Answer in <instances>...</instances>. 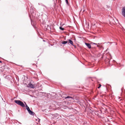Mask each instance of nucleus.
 <instances>
[{"label": "nucleus", "instance_id": "obj_19", "mask_svg": "<svg viewBox=\"0 0 125 125\" xmlns=\"http://www.w3.org/2000/svg\"><path fill=\"white\" fill-rule=\"evenodd\" d=\"M109 62V61L108 62Z\"/></svg>", "mask_w": 125, "mask_h": 125}, {"label": "nucleus", "instance_id": "obj_4", "mask_svg": "<svg viewBox=\"0 0 125 125\" xmlns=\"http://www.w3.org/2000/svg\"><path fill=\"white\" fill-rule=\"evenodd\" d=\"M28 112L30 115H34L35 114V113L34 112L31 111L30 110L28 111Z\"/></svg>", "mask_w": 125, "mask_h": 125}, {"label": "nucleus", "instance_id": "obj_7", "mask_svg": "<svg viewBox=\"0 0 125 125\" xmlns=\"http://www.w3.org/2000/svg\"><path fill=\"white\" fill-rule=\"evenodd\" d=\"M24 103H25V104L26 105V109L28 112V111H29L30 110V109L29 107L26 104V103L25 102H24Z\"/></svg>", "mask_w": 125, "mask_h": 125}, {"label": "nucleus", "instance_id": "obj_3", "mask_svg": "<svg viewBox=\"0 0 125 125\" xmlns=\"http://www.w3.org/2000/svg\"><path fill=\"white\" fill-rule=\"evenodd\" d=\"M122 15L125 17V7H123L122 9Z\"/></svg>", "mask_w": 125, "mask_h": 125}, {"label": "nucleus", "instance_id": "obj_17", "mask_svg": "<svg viewBox=\"0 0 125 125\" xmlns=\"http://www.w3.org/2000/svg\"><path fill=\"white\" fill-rule=\"evenodd\" d=\"M2 62L0 60V63H1Z\"/></svg>", "mask_w": 125, "mask_h": 125}, {"label": "nucleus", "instance_id": "obj_6", "mask_svg": "<svg viewBox=\"0 0 125 125\" xmlns=\"http://www.w3.org/2000/svg\"><path fill=\"white\" fill-rule=\"evenodd\" d=\"M65 99H71V100H73L74 99L73 98V97H72L71 96H67V97H64Z\"/></svg>", "mask_w": 125, "mask_h": 125}, {"label": "nucleus", "instance_id": "obj_2", "mask_svg": "<svg viewBox=\"0 0 125 125\" xmlns=\"http://www.w3.org/2000/svg\"><path fill=\"white\" fill-rule=\"evenodd\" d=\"M28 86L29 88H34L35 87V86L34 85L31 83H29L28 84Z\"/></svg>", "mask_w": 125, "mask_h": 125}, {"label": "nucleus", "instance_id": "obj_8", "mask_svg": "<svg viewBox=\"0 0 125 125\" xmlns=\"http://www.w3.org/2000/svg\"><path fill=\"white\" fill-rule=\"evenodd\" d=\"M69 43H70L72 45H73V42L71 41V40L69 39Z\"/></svg>", "mask_w": 125, "mask_h": 125}, {"label": "nucleus", "instance_id": "obj_15", "mask_svg": "<svg viewBox=\"0 0 125 125\" xmlns=\"http://www.w3.org/2000/svg\"><path fill=\"white\" fill-rule=\"evenodd\" d=\"M94 44H97V43H94Z\"/></svg>", "mask_w": 125, "mask_h": 125}, {"label": "nucleus", "instance_id": "obj_13", "mask_svg": "<svg viewBox=\"0 0 125 125\" xmlns=\"http://www.w3.org/2000/svg\"><path fill=\"white\" fill-rule=\"evenodd\" d=\"M100 87V86H99L97 88H99Z\"/></svg>", "mask_w": 125, "mask_h": 125}, {"label": "nucleus", "instance_id": "obj_18", "mask_svg": "<svg viewBox=\"0 0 125 125\" xmlns=\"http://www.w3.org/2000/svg\"><path fill=\"white\" fill-rule=\"evenodd\" d=\"M43 41H45L44 40H43Z\"/></svg>", "mask_w": 125, "mask_h": 125}, {"label": "nucleus", "instance_id": "obj_14", "mask_svg": "<svg viewBox=\"0 0 125 125\" xmlns=\"http://www.w3.org/2000/svg\"><path fill=\"white\" fill-rule=\"evenodd\" d=\"M18 123L20 124H21V123L19 122H18Z\"/></svg>", "mask_w": 125, "mask_h": 125}, {"label": "nucleus", "instance_id": "obj_16", "mask_svg": "<svg viewBox=\"0 0 125 125\" xmlns=\"http://www.w3.org/2000/svg\"><path fill=\"white\" fill-rule=\"evenodd\" d=\"M99 86H100V87H101V85L100 84H99Z\"/></svg>", "mask_w": 125, "mask_h": 125}, {"label": "nucleus", "instance_id": "obj_5", "mask_svg": "<svg viewBox=\"0 0 125 125\" xmlns=\"http://www.w3.org/2000/svg\"><path fill=\"white\" fill-rule=\"evenodd\" d=\"M85 45L87 46L88 48L90 49L91 48V46L90 43L85 42Z\"/></svg>", "mask_w": 125, "mask_h": 125}, {"label": "nucleus", "instance_id": "obj_10", "mask_svg": "<svg viewBox=\"0 0 125 125\" xmlns=\"http://www.w3.org/2000/svg\"><path fill=\"white\" fill-rule=\"evenodd\" d=\"M115 20L116 21H115V20H114V22L113 21V23H114V24H115L114 23H117L118 22V21L117 19H115Z\"/></svg>", "mask_w": 125, "mask_h": 125}, {"label": "nucleus", "instance_id": "obj_12", "mask_svg": "<svg viewBox=\"0 0 125 125\" xmlns=\"http://www.w3.org/2000/svg\"><path fill=\"white\" fill-rule=\"evenodd\" d=\"M65 1L67 4H68V0H65Z\"/></svg>", "mask_w": 125, "mask_h": 125}, {"label": "nucleus", "instance_id": "obj_9", "mask_svg": "<svg viewBox=\"0 0 125 125\" xmlns=\"http://www.w3.org/2000/svg\"><path fill=\"white\" fill-rule=\"evenodd\" d=\"M68 42L67 41H63L62 42V43L63 44H65Z\"/></svg>", "mask_w": 125, "mask_h": 125}, {"label": "nucleus", "instance_id": "obj_11", "mask_svg": "<svg viewBox=\"0 0 125 125\" xmlns=\"http://www.w3.org/2000/svg\"><path fill=\"white\" fill-rule=\"evenodd\" d=\"M59 28H60V29L61 30H63L64 29V28H62L61 27H60Z\"/></svg>", "mask_w": 125, "mask_h": 125}, {"label": "nucleus", "instance_id": "obj_1", "mask_svg": "<svg viewBox=\"0 0 125 125\" xmlns=\"http://www.w3.org/2000/svg\"><path fill=\"white\" fill-rule=\"evenodd\" d=\"M14 102L17 104L20 105L23 107H25V105L24 103L21 101L19 100H15Z\"/></svg>", "mask_w": 125, "mask_h": 125}]
</instances>
